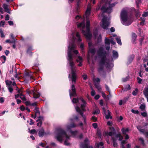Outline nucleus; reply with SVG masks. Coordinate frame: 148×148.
<instances>
[{"instance_id":"c756f323","label":"nucleus","mask_w":148,"mask_h":148,"mask_svg":"<svg viewBox=\"0 0 148 148\" xmlns=\"http://www.w3.org/2000/svg\"><path fill=\"white\" fill-rule=\"evenodd\" d=\"M5 82L7 87L12 86V81L7 80L5 81Z\"/></svg>"},{"instance_id":"0eeeda50","label":"nucleus","mask_w":148,"mask_h":148,"mask_svg":"<svg viewBox=\"0 0 148 148\" xmlns=\"http://www.w3.org/2000/svg\"><path fill=\"white\" fill-rule=\"evenodd\" d=\"M110 130L111 131L110 132H105V134L106 136H112L113 135H115L116 134V130L114 127H109Z\"/></svg>"},{"instance_id":"ddd939ff","label":"nucleus","mask_w":148,"mask_h":148,"mask_svg":"<svg viewBox=\"0 0 148 148\" xmlns=\"http://www.w3.org/2000/svg\"><path fill=\"white\" fill-rule=\"evenodd\" d=\"M137 37V35L135 33H132V41L133 43L134 44H135L136 43V41Z\"/></svg>"},{"instance_id":"f257e3e1","label":"nucleus","mask_w":148,"mask_h":148,"mask_svg":"<svg viewBox=\"0 0 148 148\" xmlns=\"http://www.w3.org/2000/svg\"><path fill=\"white\" fill-rule=\"evenodd\" d=\"M97 54L99 58H101L99 62V66L98 71L99 73L101 71H103L104 65L106 63V60L107 53L103 48L100 47L97 51Z\"/></svg>"},{"instance_id":"0e129e2a","label":"nucleus","mask_w":148,"mask_h":148,"mask_svg":"<svg viewBox=\"0 0 148 148\" xmlns=\"http://www.w3.org/2000/svg\"><path fill=\"white\" fill-rule=\"evenodd\" d=\"M105 86L106 90L110 93V90L108 86L106 84H105Z\"/></svg>"},{"instance_id":"6e6552de","label":"nucleus","mask_w":148,"mask_h":148,"mask_svg":"<svg viewBox=\"0 0 148 148\" xmlns=\"http://www.w3.org/2000/svg\"><path fill=\"white\" fill-rule=\"evenodd\" d=\"M82 32L85 36L86 39L88 40H90L91 39L92 35L90 32H86L84 30H82Z\"/></svg>"},{"instance_id":"f8f14e48","label":"nucleus","mask_w":148,"mask_h":148,"mask_svg":"<svg viewBox=\"0 0 148 148\" xmlns=\"http://www.w3.org/2000/svg\"><path fill=\"white\" fill-rule=\"evenodd\" d=\"M45 134L44 129L42 128L39 130L38 132V135L39 137H42L44 134Z\"/></svg>"},{"instance_id":"2f4dec72","label":"nucleus","mask_w":148,"mask_h":148,"mask_svg":"<svg viewBox=\"0 0 148 148\" xmlns=\"http://www.w3.org/2000/svg\"><path fill=\"white\" fill-rule=\"evenodd\" d=\"M89 52L91 53L94 54L95 53L96 50L95 48H89L88 50V52Z\"/></svg>"},{"instance_id":"6ab92c4d","label":"nucleus","mask_w":148,"mask_h":148,"mask_svg":"<svg viewBox=\"0 0 148 148\" xmlns=\"http://www.w3.org/2000/svg\"><path fill=\"white\" fill-rule=\"evenodd\" d=\"M74 45L73 44H72L71 46H69L68 48V56H69V52H70L71 54H72L71 51H72L74 49Z\"/></svg>"},{"instance_id":"dca6fc26","label":"nucleus","mask_w":148,"mask_h":148,"mask_svg":"<svg viewBox=\"0 0 148 148\" xmlns=\"http://www.w3.org/2000/svg\"><path fill=\"white\" fill-rule=\"evenodd\" d=\"M143 93L147 98V102H148V87L145 88L144 89L143 91Z\"/></svg>"},{"instance_id":"69168bd1","label":"nucleus","mask_w":148,"mask_h":148,"mask_svg":"<svg viewBox=\"0 0 148 148\" xmlns=\"http://www.w3.org/2000/svg\"><path fill=\"white\" fill-rule=\"evenodd\" d=\"M148 61V56H146L143 60V63H145V62Z\"/></svg>"},{"instance_id":"603ef678","label":"nucleus","mask_w":148,"mask_h":148,"mask_svg":"<svg viewBox=\"0 0 148 148\" xmlns=\"http://www.w3.org/2000/svg\"><path fill=\"white\" fill-rule=\"evenodd\" d=\"M103 143L102 142H100L97 145V147L99 148V146H103Z\"/></svg>"},{"instance_id":"5fc2aeb1","label":"nucleus","mask_w":148,"mask_h":148,"mask_svg":"<svg viewBox=\"0 0 148 148\" xmlns=\"http://www.w3.org/2000/svg\"><path fill=\"white\" fill-rule=\"evenodd\" d=\"M131 112L132 113H134L135 114H138L139 113V112L138 110H135L134 109H132L131 110Z\"/></svg>"},{"instance_id":"49530a36","label":"nucleus","mask_w":148,"mask_h":148,"mask_svg":"<svg viewBox=\"0 0 148 148\" xmlns=\"http://www.w3.org/2000/svg\"><path fill=\"white\" fill-rule=\"evenodd\" d=\"M116 40L117 43L119 45H121L122 43L121 42V40L120 38H116Z\"/></svg>"},{"instance_id":"39448f33","label":"nucleus","mask_w":148,"mask_h":148,"mask_svg":"<svg viewBox=\"0 0 148 148\" xmlns=\"http://www.w3.org/2000/svg\"><path fill=\"white\" fill-rule=\"evenodd\" d=\"M121 18L123 21L122 23L125 25V22L127 21L128 19V16L127 12L125 10H123L121 13Z\"/></svg>"},{"instance_id":"e2e57ef3","label":"nucleus","mask_w":148,"mask_h":148,"mask_svg":"<svg viewBox=\"0 0 148 148\" xmlns=\"http://www.w3.org/2000/svg\"><path fill=\"white\" fill-rule=\"evenodd\" d=\"M18 93V94H20V93H22L23 92V88H22L21 89H18L17 90Z\"/></svg>"},{"instance_id":"c9c22d12","label":"nucleus","mask_w":148,"mask_h":148,"mask_svg":"<svg viewBox=\"0 0 148 148\" xmlns=\"http://www.w3.org/2000/svg\"><path fill=\"white\" fill-rule=\"evenodd\" d=\"M139 108L142 111H144L145 108V106L144 104H142L140 106Z\"/></svg>"},{"instance_id":"4c0bfd02","label":"nucleus","mask_w":148,"mask_h":148,"mask_svg":"<svg viewBox=\"0 0 148 148\" xmlns=\"http://www.w3.org/2000/svg\"><path fill=\"white\" fill-rule=\"evenodd\" d=\"M29 132L31 134H37V132L36 130L33 129L29 131Z\"/></svg>"},{"instance_id":"1a4fd4ad","label":"nucleus","mask_w":148,"mask_h":148,"mask_svg":"<svg viewBox=\"0 0 148 148\" xmlns=\"http://www.w3.org/2000/svg\"><path fill=\"white\" fill-rule=\"evenodd\" d=\"M24 77L25 79H29L32 82H33L34 80V79L32 76L28 72H26L25 73Z\"/></svg>"},{"instance_id":"72a5a7b5","label":"nucleus","mask_w":148,"mask_h":148,"mask_svg":"<svg viewBox=\"0 0 148 148\" xmlns=\"http://www.w3.org/2000/svg\"><path fill=\"white\" fill-rule=\"evenodd\" d=\"M5 42L7 43H13L14 44H15L16 42V40L15 39H12V40H6Z\"/></svg>"},{"instance_id":"13d9d810","label":"nucleus","mask_w":148,"mask_h":148,"mask_svg":"<svg viewBox=\"0 0 148 148\" xmlns=\"http://www.w3.org/2000/svg\"><path fill=\"white\" fill-rule=\"evenodd\" d=\"M91 119L93 122H95L97 121V119L96 117L95 116H93L91 118Z\"/></svg>"},{"instance_id":"cd10ccee","label":"nucleus","mask_w":148,"mask_h":148,"mask_svg":"<svg viewBox=\"0 0 148 148\" xmlns=\"http://www.w3.org/2000/svg\"><path fill=\"white\" fill-rule=\"evenodd\" d=\"M113 53V57L114 58H117L118 56V52L114 50L112 51Z\"/></svg>"},{"instance_id":"3c124183","label":"nucleus","mask_w":148,"mask_h":148,"mask_svg":"<svg viewBox=\"0 0 148 148\" xmlns=\"http://www.w3.org/2000/svg\"><path fill=\"white\" fill-rule=\"evenodd\" d=\"M84 44L82 43L80 46V47L82 52H84Z\"/></svg>"},{"instance_id":"864d4df0","label":"nucleus","mask_w":148,"mask_h":148,"mask_svg":"<svg viewBox=\"0 0 148 148\" xmlns=\"http://www.w3.org/2000/svg\"><path fill=\"white\" fill-rule=\"evenodd\" d=\"M19 109L22 111H23L25 110V108L24 106L22 105L20 106Z\"/></svg>"},{"instance_id":"412c9836","label":"nucleus","mask_w":148,"mask_h":148,"mask_svg":"<svg viewBox=\"0 0 148 148\" xmlns=\"http://www.w3.org/2000/svg\"><path fill=\"white\" fill-rule=\"evenodd\" d=\"M35 114L34 116V118H36L37 114H38L39 115H40V112L39 110V108H38L37 107H36L35 108Z\"/></svg>"},{"instance_id":"aec40b11","label":"nucleus","mask_w":148,"mask_h":148,"mask_svg":"<svg viewBox=\"0 0 148 148\" xmlns=\"http://www.w3.org/2000/svg\"><path fill=\"white\" fill-rule=\"evenodd\" d=\"M75 109L77 112L79 113L82 116L84 115V114L82 110L78 106H77L75 108Z\"/></svg>"},{"instance_id":"a878e982","label":"nucleus","mask_w":148,"mask_h":148,"mask_svg":"<svg viewBox=\"0 0 148 148\" xmlns=\"http://www.w3.org/2000/svg\"><path fill=\"white\" fill-rule=\"evenodd\" d=\"M0 60L2 64L5 63L6 60V57L5 56H2L0 57Z\"/></svg>"},{"instance_id":"4d7b16f0","label":"nucleus","mask_w":148,"mask_h":148,"mask_svg":"<svg viewBox=\"0 0 148 148\" xmlns=\"http://www.w3.org/2000/svg\"><path fill=\"white\" fill-rule=\"evenodd\" d=\"M0 33L1 34V38H3L5 37L3 31L1 29H0Z\"/></svg>"},{"instance_id":"37998d69","label":"nucleus","mask_w":148,"mask_h":148,"mask_svg":"<svg viewBox=\"0 0 148 148\" xmlns=\"http://www.w3.org/2000/svg\"><path fill=\"white\" fill-rule=\"evenodd\" d=\"M129 98V97L124 98L123 100V104H125L126 102L128 100Z\"/></svg>"},{"instance_id":"2eb2a0df","label":"nucleus","mask_w":148,"mask_h":148,"mask_svg":"<svg viewBox=\"0 0 148 148\" xmlns=\"http://www.w3.org/2000/svg\"><path fill=\"white\" fill-rule=\"evenodd\" d=\"M111 136V139L112 140L113 146L114 147H117L118 146V145L117 143V140L114 137L112 136Z\"/></svg>"},{"instance_id":"7c9ffc66","label":"nucleus","mask_w":148,"mask_h":148,"mask_svg":"<svg viewBox=\"0 0 148 148\" xmlns=\"http://www.w3.org/2000/svg\"><path fill=\"white\" fill-rule=\"evenodd\" d=\"M20 98L23 100V101H26V99L25 95H23L22 93H21L20 94Z\"/></svg>"},{"instance_id":"9d476101","label":"nucleus","mask_w":148,"mask_h":148,"mask_svg":"<svg viewBox=\"0 0 148 148\" xmlns=\"http://www.w3.org/2000/svg\"><path fill=\"white\" fill-rule=\"evenodd\" d=\"M71 73L72 75L71 80L73 82H75L77 77L75 71V70H72Z\"/></svg>"},{"instance_id":"c85d7f7f","label":"nucleus","mask_w":148,"mask_h":148,"mask_svg":"<svg viewBox=\"0 0 148 148\" xmlns=\"http://www.w3.org/2000/svg\"><path fill=\"white\" fill-rule=\"evenodd\" d=\"M129 131V129L128 128L125 129L124 128H123L121 129L122 133L124 135L126 134L127 132H128Z\"/></svg>"},{"instance_id":"de8ad7c7","label":"nucleus","mask_w":148,"mask_h":148,"mask_svg":"<svg viewBox=\"0 0 148 148\" xmlns=\"http://www.w3.org/2000/svg\"><path fill=\"white\" fill-rule=\"evenodd\" d=\"M139 140L141 141V144L143 146H144L145 145V144L144 143V141L143 140V138H140L139 139Z\"/></svg>"},{"instance_id":"5701e85b","label":"nucleus","mask_w":148,"mask_h":148,"mask_svg":"<svg viewBox=\"0 0 148 148\" xmlns=\"http://www.w3.org/2000/svg\"><path fill=\"white\" fill-rule=\"evenodd\" d=\"M33 95L34 98L35 99H37L40 97V94L38 92H36L33 91Z\"/></svg>"},{"instance_id":"338daca9","label":"nucleus","mask_w":148,"mask_h":148,"mask_svg":"<svg viewBox=\"0 0 148 148\" xmlns=\"http://www.w3.org/2000/svg\"><path fill=\"white\" fill-rule=\"evenodd\" d=\"M137 79L138 83L141 84V82L142 81V79L139 77H137Z\"/></svg>"},{"instance_id":"7ed1b4c3","label":"nucleus","mask_w":148,"mask_h":148,"mask_svg":"<svg viewBox=\"0 0 148 148\" xmlns=\"http://www.w3.org/2000/svg\"><path fill=\"white\" fill-rule=\"evenodd\" d=\"M114 3L110 4L108 2H106L102 6L101 10L103 12V13L107 12L110 13L111 12L112 8L114 6Z\"/></svg>"},{"instance_id":"f3484780","label":"nucleus","mask_w":148,"mask_h":148,"mask_svg":"<svg viewBox=\"0 0 148 148\" xmlns=\"http://www.w3.org/2000/svg\"><path fill=\"white\" fill-rule=\"evenodd\" d=\"M3 7L5 10V12H7L10 14H11L10 12L9 11L8 8V5L5 4H4L3 5Z\"/></svg>"},{"instance_id":"393cba45","label":"nucleus","mask_w":148,"mask_h":148,"mask_svg":"<svg viewBox=\"0 0 148 148\" xmlns=\"http://www.w3.org/2000/svg\"><path fill=\"white\" fill-rule=\"evenodd\" d=\"M96 134L98 137H99L100 138H101V131L99 128H97V129Z\"/></svg>"},{"instance_id":"bb28decb","label":"nucleus","mask_w":148,"mask_h":148,"mask_svg":"<svg viewBox=\"0 0 148 148\" xmlns=\"http://www.w3.org/2000/svg\"><path fill=\"white\" fill-rule=\"evenodd\" d=\"M94 85L95 86V87L97 89L98 91L100 92H101L102 88L100 85L99 84H95Z\"/></svg>"},{"instance_id":"4be33fe9","label":"nucleus","mask_w":148,"mask_h":148,"mask_svg":"<svg viewBox=\"0 0 148 148\" xmlns=\"http://www.w3.org/2000/svg\"><path fill=\"white\" fill-rule=\"evenodd\" d=\"M134 54L132 55L129 58L128 60V62L129 63H131L134 60Z\"/></svg>"},{"instance_id":"473e14b6","label":"nucleus","mask_w":148,"mask_h":148,"mask_svg":"<svg viewBox=\"0 0 148 148\" xmlns=\"http://www.w3.org/2000/svg\"><path fill=\"white\" fill-rule=\"evenodd\" d=\"M105 43L106 45H110V40L107 38H106L105 39Z\"/></svg>"},{"instance_id":"09e8293b","label":"nucleus","mask_w":148,"mask_h":148,"mask_svg":"<svg viewBox=\"0 0 148 148\" xmlns=\"http://www.w3.org/2000/svg\"><path fill=\"white\" fill-rule=\"evenodd\" d=\"M100 112V111L99 110L97 109L95 110L93 113L94 114H99Z\"/></svg>"},{"instance_id":"bf43d9fd","label":"nucleus","mask_w":148,"mask_h":148,"mask_svg":"<svg viewBox=\"0 0 148 148\" xmlns=\"http://www.w3.org/2000/svg\"><path fill=\"white\" fill-rule=\"evenodd\" d=\"M70 132L72 135H75L77 134V131H72L71 130Z\"/></svg>"},{"instance_id":"ea45409f","label":"nucleus","mask_w":148,"mask_h":148,"mask_svg":"<svg viewBox=\"0 0 148 148\" xmlns=\"http://www.w3.org/2000/svg\"><path fill=\"white\" fill-rule=\"evenodd\" d=\"M91 10V8L90 7H88L87 10L86 11L85 13L86 14H90V12Z\"/></svg>"},{"instance_id":"9b49d317","label":"nucleus","mask_w":148,"mask_h":148,"mask_svg":"<svg viewBox=\"0 0 148 148\" xmlns=\"http://www.w3.org/2000/svg\"><path fill=\"white\" fill-rule=\"evenodd\" d=\"M34 49L33 48L32 46H30L28 47V48L26 52L28 53L29 56H32L33 52L32 51L34 50Z\"/></svg>"},{"instance_id":"6e6d98bb","label":"nucleus","mask_w":148,"mask_h":148,"mask_svg":"<svg viewBox=\"0 0 148 148\" xmlns=\"http://www.w3.org/2000/svg\"><path fill=\"white\" fill-rule=\"evenodd\" d=\"M71 90L72 92H76V89L75 87V85L74 84H73L72 85Z\"/></svg>"},{"instance_id":"b1692460","label":"nucleus","mask_w":148,"mask_h":148,"mask_svg":"<svg viewBox=\"0 0 148 148\" xmlns=\"http://www.w3.org/2000/svg\"><path fill=\"white\" fill-rule=\"evenodd\" d=\"M76 127V125L73 123H71L69 125H68L67 127V128L68 130H69L72 128H74Z\"/></svg>"},{"instance_id":"a19ab883","label":"nucleus","mask_w":148,"mask_h":148,"mask_svg":"<svg viewBox=\"0 0 148 148\" xmlns=\"http://www.w3.org/2000/svg\"><path fill=\"white\" fill-rule=\"evenodd\" d=\"M78 99H76L75 98H73L72 99V102L73 103H76L78 102Z\"/></svg>"},{"instance_id":"79ce46f5","label":"nucleus","mask_w":148,"mask_h":148,"mask_svg":"<svg viewBox=\"0 0 148 148\" xmlns=\"http://www.w3.org/2000/svg\"><path fill=\"white\" fill-rule=\"evenodd\" d=\"M138 92V88H136L135 89V90H134L132 92V95L134 96H136L137 95V93Z\"/></svg>"},{"instance_id":"58836bf2","label":"nucleus","mask_w":148,"mask_h":148,"mask_svg":"<svg viewBox=\"0 0 148 148\" xmlns=\"http://www.w3.org/2000/svg\"><path fill=\"white\" fill-rule=\"evenodd\" d=\"M80 0H78L77 2V6L76 7V10L77 12H79V10L80 9L79 3Z\"/></svg>"},{"instance_id":"20e7f679","label":"nucleus","mask_w":148,"mask_h":148,"mask_svg":"<svg viewBox=\"0 0 148 148\" xmlns=\"http://www.w3.org/2000/svg\"><path fill=\"white\" fill-rule=\"evenodd\" d=\"M102 16L103 17L102 21V23L100 24V25L104 29H107L110 25L109 22L107 21V16L104 15L103 13Z\"/></svg>"},{"instance_id":"e433bc0d","label":"nucleus","mask_w":148,"mask_h":148,"mask_svg":"<svg viewBox=\"0 0 148 148\" xmlns=\"http://www.w3.org/2000/svg\"><path fill=\"white\" fill-rule=\"evenodd\" d=\"M135 16L137 18H138L140 16V12L139 10H137L135 11Z\"/></svg>"},{"instance_id":"c03bdc74","label":"nucleus","mask_w":148,"mask_h":148,"mask_svg":"<svg viewBox=\"0 0 148 148\" xmlns=\"http://www.w3.org/2000/svg\"><path fill=\"white\" fill-rule=\"evenodd\" d=\"M91 88L92 90L91 92V95L92 96H93L95 94V90L93 89V88H92V86H91Z\"/></svg>"},{"instance_id":"680f3d73","label":"nucleus","mask_w":148,"mask_h":148,"mask_svg":"<svg viewBox=\"0 0 148 148\" xmlns=\"http://www.w3.org/2000/svg\"><path fill=\"white\" fill-rule=\"evenodd\" d=\"M64 144L66 146H69L70 145V144L68 142V140H65L64 141Z\"/></svg>"},{"instance_id":"a18cd8bd","label":"nucleus","mask_w":148,"mask_h":148,"mask_svg":"<svg viewBox=\"0 0 148 148\" xmlns=\"http://www.w3.org/2000/svg\"><path fill=\"white\" fill-rule=\"evenodd\" d=\"M32 68L33 69L35 70L37 72H39L40 71L38 66H33Z\"/></svg>"},{"instance_id":"423d86ee","label":"nucleus","mask_w":148,"mask_h":148,"mask_svg":"<svg viewBox=\"0 0 148 148\" xmlns=\"http://www.w3.org/2000/svg\"><path fill=\"white\" fill-rule=\"evenodd\" d=\"M68 58V60L69 62V64L70 66L71 67V71L72 70H74L73 69V67L74 66V63L73 62V59L72 56V54H71L70 52L69 53Z\"/></svg>"},{"instance_id":"f704fd0d","label":"nucleus","mask_w":148,"mask_h":148,"mask_svg":"<svg viewBox=\"0 0 148 148\" xmlns=\"http://www.w3.org/2000/svg\"><path fill=\"white\" fill-rule=\"evenodd\" d=\"M69 92L70 93V97L71 96L73 97H75L76 96V92H72V93H71V90H69Z\"/></svg>"},{"instance_id":"052dcab7","label":"nucleus","mask_w":148,"mask_h":148,"mask_svg":"<svg viewBox=\"0 0 148 148\" xmlns=\"http://www.w3.org/2000/svg\"><path fill=\"white\" fill-rule=\"evenodd\" d=\"M7 88H8L9 92H10L12 93V92L13 91V89L12 88V86L7 87Z\"/></svg>"},{"instance_id":"4468645a","label":"nucleus","mask_w":148,"mask_h":148,"mask_svg":"<svg viewBox=\"0 0 148 148\" xmlns=\"http://www.w3.org/2000/svg\"><path fill=\"white\" fill-rule=\"evenodd\" d=\"M77 27L78 28H82V30H84L85 27V23L83 21L82 22L78 24Z\"/></svg>"},{"instance_id":"774afa93","label":"nucleus","mask_w":148,"mask_h":148,"mask_svg":"<svg viewBox=\"0 0 148 148\" xmlns=\"http://www.w3.org/2000/svg\"><path fill=\"white\" fill-rule=\"evenodd\" d=\"M141 114L142 116L144 117H146L147 116V113L146 112H142Z\"/></svg>"},{"instance_id":"8fccbe9b","label":"nucleus","mask_w":148,"mask_h":148,"mask_svg":"<svg viewBox=\"0 0 148 148\" xmlns=\"http://www.w3.org/2000/svg\"><path fill=\"white\" fill-rule=\"evenodd\" d=\"M90 22L88 19H87L86 20V27H90Z\"/></svg>"},{"instance_id":"f03ea898","label":"nucleus","mask_w":148,"mask_h":148,"mask_svg":"<svg viewBox=\"0 0 148 148\" xmlns=\"http://www.w3.org/2000/svg\"><path fill=\"white\" fill-rule=\"evenodd\" d=\"M57 133L55 137L56 138L59 142L61 143L63 141V138L65 137V140H68L70 139V136H69L66 134V132L61 128H59L56 130Z\"/></svg>"},{"instance_id":"a211bd4d","label":"nucleus","mask_w":148,"mask_h":148,"mask_svg":"<svg viewBox=\"0 0 148 148\" xmlns=\"http://www.w3.org/2000/svg\"><path fill=\"white\" fill-rule=\"evenodd\" d=\"M81 148H91V146L88 145L87 143H82L80 145Z\"/></svg>"}]
</instances>
